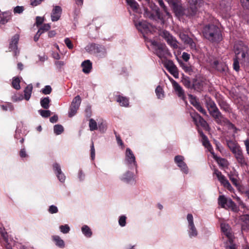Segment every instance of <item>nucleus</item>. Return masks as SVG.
<instances>
[{"mask_svg": "<svg viewBox=\"0 0 249 249\" xmlns=\"http://www.w3.org/2000/svg\"><path fill=\"white\" fill-rule=\"evenodd\" d=\"M173 9L177 17L182 16L191 17L196 14V8L195 7L184 9L181 6L180 0H165Z\"/></svg>", "mask_w": 249, "mask_h": 249, "instance_id": "1", "label": "nucleus"}, {"mask_svg": "<svg viewBox=\"0 0 249 249\" xmlns=\"http://www.w3.org/2000/svg\"><path fill=\"white\" fill-rule=\"evenodd\" d=\"M206 105L210 114L218 124H222V122H227L230 127L236 129L234 125L223 117L216 107L215 103L210 98L206 99Z\"/></svg>", "mask_w": 249, "mask_h": 249, "instance_id": "2", "label": "nucleus"}, {"mask_svg": "<svg viewBox=\"0 0 249 249\" xmlns=\"http://www.w3.org/2000/svg\"><path fill=\"white\" fill-rule=\"evenodd\" d=\"M234 51L235 56L239 58L241 63L245 65L249 63V49L242 41L235 42Z\"/></svg>", "mask_w": 249, "mask_h": 249, "instance_id": "3", "label": "nucleus"}, {"mask_svg": "<svg viewBox=\"0 0 249 249\" xmlns=\"http://www.w3.org/2000/svg\"><path fill=\"white\" fill-rule=\"evenodd\" d=\"M204 37L212 42H219L222 39L221 31L216 25L208 24L203 29Z\"/></svg>", "mask_w": 249, "mask_h": 249, "instance_id": "4", "label": "nucleus"}, {"mask_svg": "<svg viewBox=\"0 0 249 249\" xmlns=\"http://www.w3.org/2000/svg\"><path fill=\"white\" fill-rule=\"evenodd\" d=\"M149 42L151 44L150 45L153 52L160 58H165L170 55V53L165 44L159 43L157 41L151 39L149 40Z\"/></svg>", "mask_w": 249, "mask_h": 249, "instance_id": "5", "label": "nucleus"}, {"mask_svg": "<svg viewBox=\"0 0 249 249\" xmlns=\"http://www.w3.org/2000/svg\"><path fill=\"white\" fill-rule=\"evenodd\" d=\"M187 232L190 238H196L198 235V231L195 226L194 217L191 213H188L186 217Z\"/></svg>", "mask_w": 249, "mask_h": 249, "instance_id": "6", "label": "nucleus"}, {"mask_svg": "<svg viewBox=\"0 0 249 249\" xmlns=\"http://www.w3.org/2000/svg\"><path fill=\"white\" fill-rule=\"evenodd\" d=\"M135 24L138 30L142 34L145 41L149 42V40L146 36V35L152 32V27L151 25L145 21H139L138 23L135 22Z\"/></svg>", "mask_w": 249, "mask_h": 249, "instance_id": "7", "label": "nucleus"}, {"mask_svg": "<svg viewBox=\"0 0 249 249\" xmlns=\"http://www.w3.org/2000/svg\"><path fill=\"white\" fill-rule=\"evenodd\" d=\"M231 0H221L219 6V12L222 16L227 18L230 16Z\"/></svg>", "mask_w": 249, "mask_h": 249, "instance_id": "8", "label": "nucleus"}, {"mask_svg": "<svg viewBox=\"0 0 249 249\" xmlns=\"http://www.w3.org/2000/svg\"><path fill=\"white\" fill-rule=\"evenodd\" d=\"M160 36L164 39L171 47L173 49L178 48V41L169 32L164 30L160 33Z\"/></svg>", "mask_w": 249, "mask_h": 249, "instance_id": "9", "label": "nucleus"}, {"mask_svg": "<svg viewBox=\"0 0 249 249\" xmlns=\"http://www.w3.org/2000/svg\"><path fill=\"white\" fill-rule=\"evenodd\" d=\"M125 161L127 166L131 169H135L136 170H137V164L135 157L129 148H127L125 150Z\"/></svg>", "mask_w": 249, "mask_h": 249, "instance_id": "10", "label": "nucleus"}, {"mask_svg": "<svg viewBox=\"0 0 249 249\" xmlns=\"http://www.w3.org/2000/svg\"><path fill=\"white\" fill-rule=\"evenodd\" d=\"M81 102V99L79 95H77L73 98L69 110V116L70 117H72L76 114Z\"/></svg>", "mask_w": 249, "mask_h": 249, "instance_id": "11", "label": "nucleus"}, {"mask_svg": "<svg viewBox=\"0 0 249 249\" xmlns=\"http://www.w3.org/2000/svg\"><path fill=\"white\" fill-rule=\"evenodd\" d=\"M86 51L91 54L105 53L106 49L104 46L94 43L87 45L85 48Z\"/></svg>", "mask_w": 249, "mask_h": 249, "instance_id": "12", "label": "nucleus"}, {"mask_svg": "<svg viewBox=\"0 0 249 249\" xmlns=\"http://www.w3.org/2000/svg\"><path fill=\"white\" fill-rule=\"evenodd\" d=\"M184 157L181 155H177L175 157L174 161L179 168L182 173L187 174L189 173V168L184 162Z\"/></svg>", "mask_w": 249, "mask_h": 249, "instance_id": "13", "label": "nucleus"}, {"mask_svg": "<svg viewBox=\"0 0 249 249\" xmlns=\"http://www.w3.org/2000/svg\"><path fill=\"white\" fill-rule=\"evenodd\" d=\"M164 66L175 78H178L179 73L178 68L172 60H166L164 63Z\"/></svg>", "mask_w": 249, "mask_h": 249, "instance_id": "14", "label": "nucleus"}, {"mask_svg": "<svg viewBox=\"0 0 249 249\" xmlns=\"http://www.w3.org/2000/svg\"><path fill=\"white\" fill-rule=\"evenodd\" d=\"M214 174L216 175L218 180L224 186V187L227 188L230 191H231L232 189V187L230 184L229 181L227 179L226 177L222 174L220 171L216 169H214Z\"/></svg>", "mask_w": 249, "mask_h": 249, "instance_id": "15", "label": "nucleus"}, {"mask_svg": "<svg viewBox=\"0 0 249 249\" xmlns=\"http://www.w3.org/2000/svg\"><path fill=\"white\" fill-rule=\"evenodd\" d=\"M221 230L222 232L225 235L231 242L233 237V234L230 226L226 223H221Z\"/></svg>", "mask_w": 249, "mask_h": 249, "instance_id": "16", "label": "nucleus"}, {"mask_svg": "<svg viewBox=\"0 0 249 249\" xmlns=\"http://www.w3.org/2000/svg\"><path fill=\"white\" fill-rule=\"evenodd\" d=\"M190 115L196 125H197L199 124L204 128H206L208 126L207 122L196 112H191Z\"/></svg>", "mask_w": 249, "mask_h": 249, "instance_id": "17", "label": "nucleus"}, {"mask_svg": "<svg viewBox=\"0 0 249 249\" xmlns=\"http://www.w3.org/2000/svg\"><path fill=\"white\" fill-rule=\"evenodd\" d=\"M170 81L172 83L173 88L178 96L184 100L185 99L184 91L182 87L179 85V84L171 78Z\"/></svg>", "mask_w": 249, "mask_h": 249, "instance_id": "18", "label": "nucleus"}, {"mask_svg": "<svg viewBox=\"0 0 249 249\" xmlns=\"http://www.w3.org/2000/svg\"><path fill=\"white\" fill-rule=\"evenodd\" d=\"M232 152L234 154V156L239 163L241 165L246 164V160L243 156V152L240 147L234 149V150Z\"/></svg>", "mask_w": 249, "mask_h": 249, "instance_id": "19", "label": "nucleus"}, {"mask_svg": "<svg viewBox=\"0 0 249 249\" xmlns=\"http://www.w3.org/2000/svg\"><path fill=\"white\" fill-rule=\"evenodd\" d=\"M198 133L201 137L203 145L208 149V150L211 152L212 154H213L214 152H213V147L211 145L207 136L204 134L202 131L199 130H198Z\"/></svg>", "mask_w": 249, "mask_h": 249, "instance_id": "20", "label": "nucleus"}, {"mask_svg": "<svg viewBox=\"0 0 249 249\" xmlns=\"http://www.w3.org/2000/svg\"><path fill=\"white\" fill-rule=\"evenodd\" d=\"M62 12V9L59 6L54 7L52 14L51 18L53 21H56L59 19Z\"/></svg>", "mask_w": 249, "mask_h": 249, "instance_id": "21", "label": "nucleus"}, {"mask_svg": "<svg viewBox=\"0 0 249 249\" xmlns=\"http://www.w3.org/2000/svg\"><path fill=\"white\" fill-rule=\"evenodd\" d=\"M213 67L221 72H226L228 71L227 65L223 62H219L218 61H214L213 62Z\"/></svg>", "mask_w": 249, "mask_h": 249, "instance_id": "22", "label": "nucleus"}, {"mask_svg": "<svg viewBox=\"0 0 249 249\" xmlns=\"http://www.w3.org/2000/svg\"><path fill=\"white\" fill-rule=\"evenodd\" d=\"M12 13L10 11H6L0 14V23L5 24L11 19Z\"/></svg>", "mask_w": 249, "mask_h": 249, "instance_id": "23", "label": "nucleus"}, {"mask_svg": "<svg viewBox=\"0 0 249 249\" xmlns=\"http://www.w3.org/2000/svg\"><path fill=\"white\" fill-rule=\"evenodd\" d=\"M19 38V36L18 34L15 35L12 37L9 47V49H10V51H15L17 49Z\"/></svg>", "mask_w": 249, "mask_h": 249, "instance_id": "24", "label": "nucleus"}, {"mask_svg": "<svg viewBox=\"0 0 249 249\" xmlns=\"http://www.w3.org/2000/svg\"><path fill=\"white\" fill-rule=\"evenodd\" d=\"M81 67L83 68V71L85 73H89L92 69V63L89 60H85L82 63Z\"/></svg>", "mask_w": 249, "mask_h": 249, "instance_id": "25", "label": "nucleus"}, {"mask_svg": "<svg viewBox=\"0 0 249 249\" xmlns=\"http://www.w3.org/2000/svg\"><path fill=\"white\" fill-rule=\"evenodd\" d=\"M33 90V86L31 84L27 85L24 90V98L28 101L31 96Z\"/></svg>", "mask_w": 249, "mask_h": 249, "instance_id": "26", "label": "nucleus"}, {"mask_svg": "<svg viewBox=\"0 0 249 249\" xmlns=\"http://www.w3.org/2000/svg\"><path fill=\"white\" fill-rule=\"evenodd\" d=\"M242 220L243 223L242 224V230H249V215L247 214L243 215Z\"/></svg>", "mask_w": 249, "mask_h": 249, "instance_id": "27", "label": "nucleus"}, {"mask_svg": "<svg viewBox=\"0 0 249 249\" xmlns=\"http://www.w3.org/2000/svg\"><path fill=\"white\" fill-rule=\"evenodd\" d=\"M179 65L185 72L188 73L189 74H192L193 72V70L190 64L180 62H179Z\"/></svg>", "mask_w": 249, "mask_h": 249, "instance_id": "28", "label": "nucleus"}, {"mask_svg": "<svg viewBox=\"0 0 249 249\" xmlns=\"http://www.w3.org/2000/svg\"><path fill=\"white\" fill-rule=\"evenodd\" d=\"M212 155H213V158L216 160L217 163L219 165L222 167H226L228 166V161L226 159L218 157L214 154V153Z\"/></svg>", "mask_w": 249, "mask_h": 249, "instance_id": "29", "label": "nucleus"}, {"mask_svg": "<svg viewBox=\"0 0 249 249\" xmlns=\"http://www.w3.org/2000/svg\"><path fill=\"white\" fill-rule=\"evenodd\" d=\"M50 102L51 100L49 97H44L40 100V105L43 108L47 109L50 107Z\"/></svg>", "mask_w": 249, "mask_h": 249, "instance_id": "30", "label": "nucleus"}, {"mask_svg": "<svg viewBox=\"0 0 249 249\" xmlns=\"http://www.w3.org/2000/svg\"><path fill=\"white\" fill-rule=\"evenodd\" d=\"M53 240L55 242L57 246L59 248H63L65 247L64 241L61 239L58 235H54L53 236Z\"/></svg>", "mask_w": 249, "mask_h": 249, "instance_id": "31", "label": "nucleus"}, {"mask_svg": "<svg viewBox=\"0 0 249 249\" xmlns=\"http://www.w3.org/2000/svg\"><path fill=\"white\" fill-rule=\"evenodd\" d=\"M125 183L132 184L135 183L134 174L131 172H127L125 175Z\"/></svg>", "mask_w": 249, "mask_h": 249, "instance_id": "32", "label": "nucleus"}, {"mask_svg": "<svg viewBox=\"0 0 249 249\" xmlns=\"http://www.w3.org/2000/svg\"><path fill=\"white\" fill-rule=\"evenodd\" d=\"M20 81L18 77H14L12 82L13 88L17 90L19 89H20Z\"/></svg>", "mask_w": 249, "mask_h": 249, "instance_id": "33", "label": "nucleus"}, {"mask_svg": "<svg viewBox=\"0 0 249 249\" xmlns=\"http://www.w3.org/2000/svg\"><path fill=\"white\" fill-rule=\"evenodd\" d=\"M82 231L83 233L87 237H90L92 235V231L90 229L87 225H84L82 227Z\"/></svg>", "mask_w": 249, "mask_h": 249, "instance_id": "34", "label": "nucleus"}, {"mask_svg": "<svg viewBox=\"0 0 249 249\" xmlns=\"http://www.w3.org/2000/svg\"><path fill=\"white\" fill-rule=\"evenodd\" d=\"M155 92L159 99H162L164 97V91L160 86H158L155 90Z\"/></svg>", "mask_w": 249, "mask_h": 249, "instance_id": "35", "label": "nucleus"}, {"mask_svg": "<svg viewBox=\"0 0 249 249\" xmlns=\"http://www.w3.org/2000/svg\"><path fill=\"white\" fill-rule=\"evenodd\" d=\"M189 3L190 4V6L189 8H191V7H195L196 8V13H197V7L201 6L202 4L203 3V1L202 0H189Z\"/></svg>", "mask_w": 249, "mask_h": 249, "instance_id": "36", "label": "nucleus"}, {"mask_svg": "<svg viewBox=\"0 0 249 249\" xmlns=\"http://www.w3.org/2000/svg\"><path fill=\"white\" fill-rule=\"evenodd\" d=\"M229 176L230 179L232 182L233 184H234L236 186H238V181L237 179V175L235 173H234V174L231 173L229 174Z\"/></svg>", "mask_w": 249, "mask_h": 249, "instance_id": "37", "label": "nucleus"}, {"mask_svg": "<svg viewBox=\"0 0 249 249\" xmlns=\"http://www.w3.org/2000/svg\"><path fill=\"white\" fill-rule=\"evenodd\" d=\"M226 199L227 198L224 196H220L218 199V204L223 208H226Z\"/></svg>", "mask_w": 249, "mask_h": 249, "instance_id": "38", "label": "nucleus"}, {"mask_svg": "<svg viewBox=\"0 0 249 249\" xmlns=\"http://www.w3.org/2000/svg\"><path fill=\"white\" fill-rule=\"evenodd\" d=\"M125 1L132 10L134 11L137 10L139 5L135 0H125Z\"/></svg>", "mask_w": 249, "mask_h": 249, "instance_id": "39", "label": "nucleus"}, {"mask_svg": "<svg viewBox=\"0 0 249 249\" xmlns=\"http://www.w3.org/2000/svg\"><path fill=\"white\" fill-rule=\"evenodd\" d=\"M156 2H157L161 8L162 9L163 11L166 13V14L169 16L170 14L168 11V9L166 6L165 5L163 0H155Z\"/></svg>", "mask_w": 249, "mask_h": 249, "instance_id": "40", "label": "nucleus"}, {"mask_svg": "<svg viewBox=\"0 0 249 249\" xmlns=\"http://www.w3.org/2000/svg\"><path fill=\"white\" fill-rule=\"evenodd\" d=\"M53 130L56 135H60L64 131V128L61 124H56L54 126Z\"/></svg>", "mask_w": 249, "mask_h": 249, "instance_id": "41", "label": "nucleus"}, {"mask_svg": "<svg viewBox=\"0 0 249 249\" xmlns=\"http://www.w3.org/2000/svg\"><path fill=\"white\" fill-rule=\"evenodd\" d=\"M89 127L90 130L94 131L98 128L96 122L93 119H90L89 120Z\"/></svg>", "mask_w": 249, "mask_h": 249, "instance_id": "42", "label": "nucleus"}, {"mask_svg": "<svg viewBox=\"0 0 249 249\" xmlns=\"http://www.w3.org/2000/svg\"><path fill=\"white\" fill-rule=\"evenodd\" d=\"M227 144L232 152H233L234 149H237L238 147H240L237 143H235L234 142L231 141H228L227 142Z\"/></svg>", "mask_w": 249, "mask_h": 249, "instance_id": "43", "label": "nucleus"}, {"mask_svg": "<svg viewBox=\"0 0 249 249\" xmlns=\"http://www.w3.org/2000/svg\"><path fill=\"white\" fill-rule=\"evenodd\" d=\"M39 112L41 116L44 118H48L51 116V112L49 110H39Z\"/></svg>", "mask_w": 249, "mask_h": 249, "instance_id": "44", "label": "nucleus"}, {"mask_svg": "<svg viewBox=\"0 0 249 249\" xmlns=\"http://www.w3.org/2000/svg\"><path fill=\"white\" fill-rule=\"evenodd\" d=\"M195 90L197 91H201L202 90L203 86L201 82H196L193 84L192 87Z\"/></svg>", "mask_w": 249, "mask_h": 249, "instance_id": "45", "label": "nucleus"}, {"mask_svg": "<svg viewBox=\"0 0 249 249\" xmlns=\"http://www.w3.org/2000/svg\"><path fill=\"white\" fill-rule=\"evenodd\" d=\"M59 229L60 231L64 234L68 233L70 231V227L67 224L60 226Z\"/></svg>", "mask_w": 249, "mask_h": 249, "instance_id": "46", "label": "nucleus"}, {"mask_svg": "<svg viewBox=\"0 0 249 249\" xmlns=\"http://www.w3.org/2000/svg\"><path fill=\"white\" fill-rule=\"evenodd\" d=\"M239 58H237V57L235 56V57L233 59V69L234 70H235L236 71H238L239 70Z\"/></svg>", "mask_w": 249, "mask_h": 249, "instance_id": "47", "label": "nucleus"}, {"mask_svg": "<svg viewBox=\"0 0 249 249\" xmlns=\"http://www.w3.org/2000/svg\"><path fill=\"white\" fill-rule=\"evenodd\" d=\"M182 83L187 88H191L193 87V85L192 84V83L188 77L184 78L182 80Z\"/></svg>", "mask_w": 249, "mask_h": 249, "instance_id": "48", "label": "nucleus"}, {"mask_svg": "<svg viewBox=\"0 0 249 249\" xmlns=\"http://www.w3.org/2000/svg\"><path fill=\"white\" fill-rule=\"evenodd\" d=\"M52 91V89L50 86L47 85L44 88L42 89L41 92L43 94L47 95L51 93Z\"/></svg>", "mask_w": 249, "mask_h": 249, "instance_id": "49", "label": "nucleus"}, {"mask_svg": "<svg viewBox=\"0 0 249 249\" xmlns=\"http://www.w3.org/2000/svg\"><path fill=\"white\" fill-rule=\"evenodd\" d=\"M219 106L220 107L221 109L224 110L226 112H229L230 110L229 106L228 104H227L224 102H221L219 103Z\"/></svg>", "mask_w": 249, "mask_h": 249, "instance_id": "50", "label": "nucleus"}, {"mask_svg": "<svg viewBox=\"0 0 249 249\" xmlns=\"http://www.w3.org/2000/svg\"><path fill=\"white\" fill-rule=\"evenodd\" d=\"M51 28V26L49 24H44L38 30H41V33L42 34L44 32L49 31Z\"/></svg>", "mask_w": 249, "mask_h": 249, "instance_id": "51", "label": "nucleus"}, {"mask_svg": "<svg viewBox=\"0 0 249 249\" xmlns=\"http://www.w3.org/2000/svg\"><path fill=\"white\" fill-rule=\"evenodd\" d=\"M190 101L191 103L196 108L197 107V104H200L196 100V98L193 95H189Z\"/></svg>", "mask_w": 249, "mask_h": 249, "instance_id": "52", "label": "nucleus"}, {"mask_svg": "<svg viewBox=\"0 0 249 249\" xmlns=\"http://www.w3.org/2000/svg\"><path fill=\"white\" fill-rule=\"evenodd\" d=\"M64 42H65V44L66 45L67 47L69 49H73V44L69 38H66L64 40Z\"/></svg>", "mask_w": 249, "mask_h": 249, "instance_id": "53", "label": "nucleus"}, {"mask_svg": "<svg viewBox=\"0 0 249 249\" xmlns=\"http://www.w3.org/2000/svg\"><path fill=\"white\" fill-rule=\"evenodd\" d=\"M90 157L92 160H94L95 157V150L93 142H92L91 145L90 146Z\"/></svg>", "mask_w": 249, "mask_h": 249, "instance_id": "54", "label": "nucleus"}, {"mask_svg": "<svg viewBox=\"0 0 249 249\" xmlns=\"http://www.w3.org/2000/svg\"><path fill=\"white\" fill-rule=\"evenodd\" d=\"M53 170L55 172V174L58 173L59 172H62L60 166L57 163H54L53 165Z\"/></svg>", "mask_w": 249, "mask_h": 249, "instance_id": "55", "label": "nucleus"}, {"mask_svg": "<svg viewBox=\"0 0 249 249\" xmlns=\"http://www.w3.org/2000/svg\"><path fill=\"white\" fill-rule=\"evenodd\" d=\"M186 44H188L189 45L190 47L192 49H194V50L196 49V44L194 42V41L193 40V39L192 38H190L189 39H188V40H187V42L186 43Z\"/></svg>", "mask_w": 249, "mask_h": 249, "instance_id": "56", "label": "nucleus"}, {"mask_svg": "<svg viewBox=\"0 0 249 249\" xmlns=\"http://www.w3.org/2000/svg\"><path fill=\"white\" fill-rule=\"evenodd\" d=\"M49 212L51 213H55L58 212V209L56 206L54 205H51L49 207Z\"/></svg>", "mask_w": 249, "mask_h": 249, "instance_id": "57", "label": "nucleus"}, {"mask_svg": "<svg viewBox=\"0 0 249 249\" xmlns=\"http://www.w3.org/2000/svg\"><path fill=\"white\" fill-rule=\"evenodd\" d=\"M226 208H232L234 205V203L231 198L226 199Z\"/></svg>", "mask_w": 249, "mask_h": 249, "instance_id": "58", "label": "nucleus"}, {"mask_svg": "<svg viewBox=\"0 0 249 249\" xmlns=\"http://www.w3.org/2000/svg\"><path fill=\"white\" fill-rule=\"evenodd\" d=\"M56 175L60 181L61 182H64L65 180V176L62 172L57 173Z\"/></svg>", "mask_w": 249, "mask_h": 249, "instance_id": "59", "label": "nucleus"}, {"mask_svg": "<svg viewBox=\"0 0 249 249\" xmlns=\"http://www.w3.org/2000/svg\"><path fill=\"white\" fill-rule=\"evenodd\" d=\"M200 112H201L203 115L208 116L207 114V112L206 110L202 107V106L200 104H197V107L196 108Z\"/></svg>", "mask_w": 249, "mask_h": 249, "instance_id": "60", "label": "nucleus"}, {"mask_svg": "<svg viewBox=\"0 0 249 249\" xmlns=\"http://www.w3.org/2000/svg\"><path fill=\"white\" fill-rule=\"evenodd\" d=\"M116 101L119 103L122 106H124V97L118 95L117 97Z\"/></svg>", "mask_w": 249, "mask_h": 249, "instance_id": "61", "label": "nucleus"}, {"mask_svg": "<svg viewBox=\"0 0 249 249\" xmlns=\"http://www.w3.org/2000/svg\"><path fill=\"white\" fill-rule=\"evenodd\" d=\"M240 1L244 8L249 9V0H240Z\"/></svg>", "mask_w": 249, "mask_h": 249, "instance_id": "62", "label": "nucleus"}, {"mask_svg": "<svg viewBox=\"0 0 249 249\" xmlns=\"http://www.w3.org/2000/svg\"><path fill=\"white\" fill-rule=\"evenodd\" d=\"M24 10V7L23 6H16L14 9V12L15 13H21Z\"/></svg>", "mask_w": 249, "mask_h": 249, "instance_id": "63", "label": "nucleus"}, {"mask_svg": "<svg viewBox=\"0 0 249 249\" xmlns=\"http://www.w3.org/2000/svg\"><path fill=\"white\" fill-rule=\"evenodd\" d=\"M23 98H24V97H23V96L21 94L19 95L18 97L16 95H15L13 96L12 97V101L14 102H17L18 101H21Z\"/></svg>", "mask_w": 249, "mask_h": 249, "instance_id": "64", "label": "nucleus"}]
</instances>
